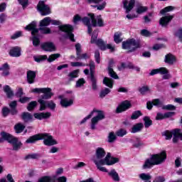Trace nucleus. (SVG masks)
Returning a JSON list of instances; mask_svg holds the SVG:
<instances>
[{"instance_id":"obj_17","label":"nucleus","mask_w":182,"mask_h":182,"mask_svg":"<svg viewBox=\"0 0 182 182\" xmlns=\"http://www.w3.org/2000/svg\"><path fill=\"white\" fill-rule=\"evenodd\" d=\"M41 49L45 52H54L56 50V46L52 42H46L41 44Z\"/></svg>"},{"instance_id":"obj_27","label":"nucleus","mask_w":182,"mask_h":182,"mask_svg":"<svg viewBox=\"0 0 182 182\" xmlns=\"http://www.w3.org/2000/svg\"><path fill=\"white\" fill-rule=\"evenodd\" d=\"M87 16H89L90 21H91V23H90V28H91V31L92 32H93V28H96L97 26V20L96 19V17L95 16V14L93 13H89L87 14Z\"/></svg>"},{"instance_id":"obj_35","label":"nucleus","mask_w":182,"mask_h":182,"mask_svg":"<svg viewBox=\"0 0 182 182\" xmlns=\"http://www.w3.org/2000/svg\"><path fill=\"white\" fill-rule=\"evenodd\" d=\"M14 130L17 134H19L25 130V125L22 124V123H18L14 126Z\"/></svg>"},{"instance_id":"obj_20","label":"nucleus","mask_w":182,"mask_h":182,"mask_svg":"<svg viewBox=\"0 0 182 182\" xmlns=\"http://www.w3.org/2000/svg\"><path fill=\"white\" fill-rule=\"evenodd\" d=\"M36 21H33L25 27V30L31 32V35L38 33V28H36Z\"/></svg>"},{"instance_id":"obj_21","label":"nucleus","mask_w":182,"mask_h":182,"mask_svg":"<svg viewBox=\"0 0 182 182\" xmlns=\"http://www.w3.org/2000/svg\"><path fill=\"white\" fill-rule=\"evenodd\" d=\"M174 18V16H165L160 18L159 20V25L161 26L166 27L168 25V23L171 22Z\"/></svg>"},{"instance_id":"obj_61","label":"nucleus","mask_w":182,"mask_h":182,"mask_svg":"<svg viewBox=\"0 0 182 182\" xmlns=\"http://www.w3.org/2000/svg\"><path fill=\"white\" fill-rule=\"evenodd\" d=\"M18 4L21 5L23 9H25L29 5V0H18Z\"/></svg>"},{"instance_id":"obj_44","label":"nucleus","mask_w":182,"mask_h":182,"mask_svg":"<svg viewBox=\"0 0 182 182\" xmlns=\"http://www.w3.org/2000/svg\"><path fill=\"white\" fill-rule=\"evenodd\" d=\"M162 136H164L166 140H171L173 138V130H166L161 133Z\"/></svg>"},{"instance_id":"obj_22","label":"nucleus","mask_w":182,"mask_h":182,"mask_svg":"<svg viewBox=\"0 0 182 182\" xmlns=\"http://www.w3.org/2000/svg\"><path fill=\"white\" fill-rule=\"evenodd\" d=\"M35 79H36V72L33 70L27 71V82L32 85L35 83Z\"/></svg>"},{"instance_id":"obj_43","label":"nucleus","mask_w":182,"mask_h":182,"mask_svg":"<svg viewBox=\"0 0 182 182\" xmlns=\"http://www.w3.org/2000/svg\"><path fill=\"white\" fill-rule=\"evenodd\" d=\"M174 9H176L175 6H168L165 8H164L163 9H161L160 11V14L161 15H166V14H167V12H171V11H174Z\"/></svg>"},{"instance_id":"obj_26","label":"nucleus","mask_w":182,"mask_h":182,"mask_svg":"<svg viewBox=\"0 0 182 182\" xmlns=\"http://www.w3.org/2000/svg\"><path fill=\"white\" fill-rule=\"evenodd\" d=\"M90 72V80L92 83V90H97V79L95 77V71L91 70Z\"/></svg>"},{"instance_id":"obj_28","label":"nucleus","mask_w":182,"mask_h":182,"mask_svg":"<svg viewBox=\"0 0 182 182\" xmlns=\"http://www.w3.org/2000/svg\"><path fill=\"white\" fill-rule=\"evenodd\" d=\"M95 156L97 159H103L106 156V151L102 147H98L95 151Z\"/></svg>"},{"instance_id":"obj_9","label":"nucleus","mask_w":182,"mask_h":182,"mask_svg":"<svg viewBox=\"0 0 182 182\" xmlns=\"http://www.w3.org/2000/svg\"><path fill=\"white\" fill-rule=\"evenodd\" d=\"M18 106V102L16 101H12L9 103V108L8 107H4L1 109V114L3 117H8L9 116V113L11 116H16L18 114V109H16Z\"/></svg>"},{"instance_id":"obj_29","label":"nucleus","mask_w":182,"mask_h":182,"mask_svg":"<svg viewBox=\"0 0 182 182\" xmlns=\"http://www.w3.org/2000/svg\"><path fill=\"white\" fill-rule=\"evenodd\" d=\"M143 127H144L143 123H136L132 127L131 133H139V132L143 130Z\"/></svg>"},{"instance_id":"obj_51","label":"nucleus","mask_w":182,"mask_h":182,"mask_svg":"<svg viewBox=\"0 0 182 182\" xmlns=\"http://www.w3.org/2000/svg\"><path fill=\"white\" fill-rule=\"evenodd\" d=\"M126 134H127V130L123 128H121L116 132V136L118 137H123L124 136H126Z\"/></svg>"},{"instance_id":"obj_64","label":"nucleus","mask_w":182,"mask_h":182,"mask_svg":"<svg viewBox=\"0 0 182 182\" xmlns=\"http://www.w3.org/2000/svg\"><path fill=\"white\" fill-rule=\"evenodd\" d=\"M37 182H50V176H44L41 178H38Z\"/></svg>"},{"instance_id":"obj_58","label":"nucleus","mask_w":182,"mask_h":182,"mask_svg":"<svg viewBox=\"0 0 182 182\" xmlns=\"http://www.w3.org/2000/svg\"><path fill=\"white\" fill-rule=\"evenodd\" d=\"M47 107L50 110H55L56 109V104L53 102V100L47 101Z\"/></svg>"},{"instance_id":"obj_23","label":"nucleus","mask_w":182,"mask_h":182,"mask_svg":"<svg viewBox=\"0 0 182 182\" xmlns=\"http://www.w3.org/2000/svg\"><path fill=\"white\" fill-rule=\"evenodd\" d=\"M164 62L168 65H174V63L177 62V58L175 57L174 55L171 53H168L165 55Z\"/></svg>"},{"instance_id":"obj_1","label":"nucleus","mask_w":182,"mask_h":182,"mask_svg":"<svg viewBox=\"0 0 182 182\" xmlns=\"http://www.w3.org/2000/svg\"><path fill=\"white\" fill-rule=\"evenodd\" d=\"M39 140H43V143L44 146H48V147L58 144V141L53 139V136L49 133H39L31 136L26 139V144H35Z\"/></svg>"},{"instance_id":"obj_39","label":"nucleus","mask_w":182,"mask_h":182,"mask_svg":"<svg viewBox=\"0 0 182 182\" xmlns=\"http://www.w3.org/2000/svg\"><path fill=\"white\" fill-rule=\"evenodd\" d=\"M79 72H80L79 70H75L70 72L68 74V77H70L69 78V82H72V81H73V79H76V77H79Z\"/></svg>"},{"instance_id":"obj_33","label":"nucleus","mask_w":182,"mask_h":182,"mask_svg":"<svg viewBox=\"0 0 182 182\" xmlns=\"http://www.w3.org/2000/svg\"><path fill=\"white\" fill-rule=\"evenodd\" d=\"M33 36L32 41H33V45L35 46V48H38L39 45H41V39L39 38H42L41 35L36 33L35 35H31Z\"/></svg>"},{"instance_id":"obj_48","label":"nucleus","mask_w":182,"mask_h":182,"mask_svg":"<svg viewBox=\"0 0 182 182\" xmlns=\"http://www.w3.org/2000/svg\"><path fill=\"white\" fill-rule=\"evenodd\" d=\"M122 36V33L121 32H116L114 34V41L115 43H120L123 39L120 38Z\"/></svg>"},{"instance_id":"obj_45","label":"nucleus","mask_w":182,"mask_h":182,"mask_svg":"<svg viewBox=\"0 0 182 182\" xmlns=\"http://www.w3.org/2000/svg\"><path fill=\"white\" fill-rule=\"evenodd\" d=\"M140 116H143V113H141V111L140 110L134 111L131 115V120H137V119H139Z\"/></svg>"},{"instance_id":"obj_54","label":"nucleus","mask_w":182,"mask_h":182,"mask_svg":"<svg viewBox=\"0 0 182 182\" xmlns=\"http://www.w3.org/2000/svg\"><path fill=\"white\" fill-rule=\"evenodd\" d=\"M116 139H117V136H116V134H114V132H111L109 134L108 136V143H113Z\"/></svg>"},{"instance_id":"obj_34","label":"nucleus","mask_w":182,"mask_h":182,"mask_svg":"<svg viewBox=\"0 0 182 182\" xmlns=\"http://www.w3.org/2000/svg\"><path fill=\"white\" fill-rule=\"evenodd\" d=\"M38 102L40 105V108H39L40 112H43V110H46L48 107V101H46L45 99L41 98L38 100Z\"/></svg>"},{"instance_id":"obj_36","label":"nucleus","mask_w":182,"mask_h":182,"mask_svg":"<svg viewBox=\"0 0 182 182\" xmlns=\"http://www.w3.org/2000/svg\"><path fill=\"white\" fill-rule=\"evenodd\" d=\"M49 25H50V17H46L43 18L39 23L40 27H46L49 26Z\"/></svg>"},{"instance_id":"obj_57","label":"nucleus","mask_w":182,"mask_h":182,"mask_svg":"<svg viewBox=\"0 0 182 182\" xmlns=\"http://www.w3.org/2000/svg\"><path fill=\"white\" fill-rule=\"evenodd\" d=\"M108 75L110 77H112V79H119V75H117V73H116L113 69L108 70Z\"/></svg>"},{"instance_id":"obj_30","label":"nucleus","mask_w":182,"mask_h":182,"mask_svg":"<svg viewBox=\"0 0 182 182\" xmlns=\"http://www.w3.org/2000/svg\"><path fill=\"white\" fill-rule=\"evenodd\" d=\"M103 85L109 87V89H113V85L114 84V80L110 77H105L102 81Z\"/></svg>"},{"instance_id":"obj_11","label":"nucleus","mask_w":182,"mask_h":182,"mask_svg":"<svg viewBox=\"0 0 182 182\" xmlns=\"http://www.w3.org/2000/svg\"><path fill=\"white\" fill-rule=\"evenodd\" d=\"M82 22L83 25L87 28V33L92 35V28H90V19L87 16H84L82 18L80 15L75 14L73 17V22L75 25L77 24V22Z\"/></svg>"},{"instance_id":"obj_62","label":"nucleus","mask_w":182,"mask_h":182,"mask_svg":"<svg viewBox=\"0 0 182 182\" xmlns=\"http://www.w3.org/2000/svg\"><path fill=\"white\" fill-rule=\"evenodd\" d=\"M174 36L178 38L180 42H182V28H179L176 32H175Z\"/></svg>"},{"instance_id":"obj_40","label":"nucleus","mask_w":182,"mask_h":182,"mask_svg":"<svg viewBox=\"0 0 182 182\" xmlns=\"http://www.w3.org/2000/svg\"><path fill=\"white\" fill-rule=\"evenodd\" d=\"M139 178H141V180H143V181L144 182H151V175L149 173H142L139 174Z\"/></svg>"},{"instance_id":"obj_49","label":"nucleus","mask_w":182,"mask_h":182,"mask_svg":"<svg viewBox=\"0 0 182 182\" xmlns=\"http://www.w3.org/2000/svg\"><path fill=\"white\" fill-rule=\"evenodd\" d=\"M149 9L147 8V6H139L136 8V14H138V15H141V14H144V12H147V10Z\"/></svg>"},{"instance_id":"obj_7","label":"nucleus","mask_w":182,"mask_h":182,"mask_svg":"<svg viewBox=\"0 0 182 182\" xmlns=\"http://www.w3.org/2000/svg\"><path fill=\"white\" fill-rule=\"evenodd\" d=\"M140 48H141L140 41H137L134 38H129L122 42V49L128 50L129 53L136 52V50L140 49Z\"/></svg>"},{"instance_id":"obj_12","label":"nucleus","mask_w":182,"mask_h":182,"mask_svg":"<svg viewBox=\"0 0 182 182\" xmlns=\"http://www.w3.org/2000/svg\"><path fill=\"white\" fill-rule=\"evenodd\" d=\"M31 92L32 93H43L41 97L44 100L52 99V96H53L52 89L49 87L33 88Z\"/></svg>"},{"instance_id":"obj_41","label":"nucleus","mask_w":182,"mask_h":182,"mask_svg":"<svg viewBox=\"0 0 182 182\" xmlns=\"http://www.w3.org/2000/svg\"><path fill=\"white\" fill-rule=\"evenodd\" d=\"M36 106H38V102L31 101L28 104L26 109L28 112H33L36 108Z\"/></svg>"},{"instance_id":"obj_15","label":"nucleus","mask_w":182,"mask_h":182,"mask_svg":"<svg viewBox=\"0 0 182 182\" xmlns=\"http://www.w3.org/2000/svg\"><path fill=\"white\" fill-rule=\"evenodd\" d=\"M132 102L129 100H124L121 102L116 109L115 113H123V112H126L129 110V109H132Z\"/></svg>"},{"instance_id":"obj_37","label":"nucleus","mask_w":182,"mask_h":182,"mask_svg":"<svg viewBox=\"0 0 182 182\" xmlns=\"http://www.w3.org/2000/svg\"><path fill=\"white\" fill-rule=\"evenodd\" d=\"M4 92L6 94V96L9 99H11L14 96V91L11 89L9 85H5L4 87Z\"/></svg>"},{"instance_id":"obj_46","label":"nucleus","mask_w":182,"mask_h":182,"mask_svg":"<svg viewBox=\"0 0 182 182\" xmlns=\"http://www.w3.org/2000/svg\"><path fill=\"white\" fill-rule=\"evenodd\" d=\"M47 60H48V55H41L37 57L36 56L34 57L35 62H37L38 63H41V62H43Z\"/></svg>"},{"instance_id":"obj_19","label":"nucleus","mask_w":182,"mask_h":182,"mask_svg":"<svg viewBox=\"0 0 182 182\" xmlns=\"http://www.w3.org/2000/svg\"><path fill=\"white\" fill-rule=\"evenodd\" d=\"M124 8L126 9V13L129 14L132 9L134 8V5H136V0H130L127 1V0H124L123 1Z\"/></svg>"},{"instance_id":"obj_24","label":"nucleus","mask_w":182,"mask_h":182,"mask_svg":"<svg viewBox=\"0 0 182 182\" xmlns=\"http://www.w3.org/2000/svg\"><path fill=\"white\" fill-rule=\"evenodd\" d=\"M9 70H11V67L8 63H5L0 67V72H3L1 73L2 76H9Z\"/></svg>"},{"instance_id":"obj_53","label":"nucleus","mask_w":182,"mask_h":182,"mask_svg":"<svg viewBox=\"0 0 182 182\" xmlns=\"http://www.w3.org/2000/svg\"><path fill=\"white\" fill-rule=\"evenodd\" d=\"M97 26L103 28V26H105V21H103V18H102V15L97 16Z\"/></svg>"},{"instance_id":"obj_6","label":"nucleus","mask_w":182,"mask_h":182,"mask_svg":"<svg viewBox=\"0 0 182 182\" xmlns=\"http://www.w3.org/2000/svg\"><path fill=\"white\" fill-rule=\"evenodd\" d=\"M50 116H52L50 112H36L32 115L30 112H23L21 114V119L24 123H29V122H33V117L34 119H37V120H43V119H49Z\"/></svg>"},{"instance_id":"obj_3","label":"nucleus","mask_w":182,"mask_h":182,"mask_svg":"<svg viewBox=\"0 0 182 182\" xmlns=\"http://www.w3.org/2000/svg\"><path fill=\"white\" fill-rule=\"evenodd\" d=\"M119 161H120V159L119 158L112 156V154H110V152L107 154L105 159L102 158L93 160L97 170L102 171V173H108L109 171L106 167L102 166H113V164H116V163H119Z\"/></svg>"},{"instance_id":"obj_60","label":"nucleus","mask_w":182,"mask_h":182,"mask_svg":"<svg viewBox=\"0 0 182 182\" xmlns=\"http://www.w3.org/2000/svg\"><path fill=\"white\" fill-rule=\"evenodd\" d=\"M152 105L156 107H161V106H163V102L160 101V99H154L152 100Z\"/></svg>"},{"instance_id":"obj_42","label":"nucleus","mask_w":182,"mask_h":182,"mask_svg":"<svg viewBox=\"0 0 182 182\" xmlns=\"http://www.w3.org/2000/svg\"><path fill=\"white\" fill-rule=\"evenodd\" d=\"M58 58H60V54L54 53V54L50 55L48 58L47 57V60L48 63H52V62H55V60H56V59H58Z\"/></svg>"},{"instance_id":"obj_59","label":"nucleus","mask_w":182,"mask_h":182,"mask_svg":"<svg viewBox=\"0 0 182 182\" xmlns=\"http://www.w3.org/2000/svg\"><path fill=\"white\" fill-rule=\"evenodd\" d=\"M85 83H86V80H85V78H80L76 82L75 87H82V86H83Z\"/></svg>"},{"instance_id":"obj_50","label":"nucleus","mask_w":182,"mask_h":182,"mask_svg":"<svg viewBox=\"0 0 182 182\" xmlns=\"http://www.w3.org/2000/svg\"><path fill=\"white\" fill-rule=\"evenodd\" d=\"M112 90L110 89L105 87L104 90H102L100 92V97L103 99V97H106L107 95H109Z\"/></svg>"},{"instance_id":"obj_32","label":"nucleus","mask_w":182,"mask_h":182,"mask_svg":"<svg viewBox=\"0 0 182 182\" xmlns=\"http://www.w3.org/2000/svg\"><path fill=\"white\" fill-rule=\"evenodd\" d=\"M60 105L62 107H70V106L73 105V100L71 99L68 100L66 98L62 99L60 102Z\"/></svg>"},{"instance_id":"obj_5","label":"nucleus","mask_w":182,"mask_h":182,"mask_svg":"<svg viewBox=\"0 0 182 182\" xmlns=\"http://www.w3.org/2000/svg\"><path fill=\"white\" fill-rule=\"evenodd\" d=\"M0 136L1 137V139L0 138V143H2L4 140V141H8L10 144L12 145L14 151H18L23 146L22 142L19 141V139H18V137L5 131H2L0 133Z\"/></svg>"},{"instance_id":"obj_10","label":"nucleus","mask_w":182,"mask_h":182,"mask_svg":"<svg viewBox=\"0 0 182 182\" xmlns=\"http://www.w3.org/2000/svg\"><path fill=\"white\" fill-rule=\"evenodd\" d=\"M37 11L40 12L41 16H48L52 14L50 6L46 4V0H40L37 4Z\"/></svg>"},{"instance_id":"obj_2","label":"nucleus","mask_w":182,"mask_h":182,"mask_svg":"<svg viewBox=\"0 0 182 182\" xmlns=\"http://www.w3.org/2000/svg\"><path fill=\"white\" fill-rule=\"evenodd\" d=\"M166 160H167V152L166 151H162L159 154H152L150 158L145 160L142 168L143 170L153 168L154 166L163 164Z\"/></svg>"},{"instance_id":"obj_8","label":"nucleus","mask_w":182,"mask_h":182,"mask_svg":"<svg viewBox=\"0 0 182 182\" xmlns=\"http://www.w3.org/2000/svg\"><path fill=\"white\" fill-rule=\"evenodd\" d=\"M90 43H95L98 46L100 50H106L109 49L110 52H114V46H112V44H106L102 38L97 39V34H92L91 36Z\"/></svg>"},{"instance_id":"obj_63","label":"nucleus","mask_w":182,"mask_h":182,"mask_svg":"<svg viewBox=\"0 0 182 182\" xmlns=\"http://www.w3.org/2000/svg\"><path fill=\"white\" fill-rule=\"evenodd\" d=\"M32 99L31 97H21L19 100L18 102L21 103L22 105H25V103H28Z\"/></svg>"},{"instance_id":"obj_13","label":"nucleus","mask_w":182,"mask_h":182,"mask_svg":"<svg viewBox=\"0 0 182 182\" xmlns=\"http://www.w3.org/2000/svg\"><path fill=\"white\" fill-rule=\"evenodd\" d=\"M163 75V79L164 80H167V79H170V73L168 72V70L165 68V67H161L159 68H156V69H153L149 75L150 76H154V75Z\"/></svg>"},{"instance_id":"obj_56","label":"nucleus","mask_w":182,"mask_h":182,"mask_svg":"<svg viewBox=\"0 0 182 182\" xmlns=\"http://www.w3.org/2000/svg\"><path fill=\"white\" fill-rule=\"evenodd\" d=\"M176 106L171 105V104H168L167 105H163L162 106V109L163 110H169V111H172V110H176Z\"/></svg>"},{"instance_id":"obj_25","label":"nucleus","mask_w":182,"mask_h":182,"mask_svg":"<svg viewBox=\"0 0 182 182\" xmlns=\"http://www.w3.org/2000/svg\"><path fill=\"white\" fill-rule=\"evenodd\" d=\"M52 33V30L49 28V27H40L38 28V35L42 38L43 35H49Z\"/></svg>"},{"instance_id":"obj_14","label":"nucleus","mask_w":182,"mask_h":182,"mask_svg":"<svg viewBox=\"0 0 182 182\" xmlns=\"http://www.w3.org/2000/svg\"><path fill=\"white\" fill-rule=\"evenodd\" d=\"M76 60H87L90 58V55L87 53L82 54V46L77 43L75 44Z\"/></svg>"},{"instance_id":"obj_47","label":"nucleus","mask_w":182,"mask_h":182,"mask_svg":"<svg viewBox=\"0 0 182 182\" xmlns=\"http://www.w3.org/2000/svg\"><path fill=\"white\" fill-rule=\"evenodd\" d=\"M91 113H98L97 116H95L97 118H98L100 120H103V119L105 118V114L103 113V111L93 109Z\"/></svg>"},{"instance_id":"obj_31","label":"nucleus","mask_w":182,"mask_h":182,"mask_svg":"<svg viewBox=\"0 0 182 182\" xmlns=\"http://www.w3.org/2000/svg\"><path fill=\"white\" fill-rule=\"evenodd\" d=\"M108 176L111 177L114 181H120V176H119V173L116 171V169H112L108 172Z\"/></svg>"},{"instance_id":"obj_55","label":"nucleus","mask_w":182,"mask_h":182,"mask_svg":"<svg viewBox=\"0 0 182 182\" xmlns=\"http://www.w3.org/2000/svg\"><path fill=\"white\" fill-rule=\"evenodd\" d=\"M141 36H145V38H150L153 35V33L149 31V30L142 29L141 31Z\"/></svg>"},{"instance_id":"obj_38","label":"nucleus","mask_w":182,"mask_h":182,"mask_svg":"<svg viewBox=\"0 0 182 182\" xmlns=\"http://www.w3.org/2000/svg\"><path fill=\"white\" fill-rule=\"evenodd\" d=\"M143 121L144 122L145 129H149L150 126H153V120L150 119V117L149 116L144 117Z\"/></svg>"},{"instance_id":"obj_18","label":"nucleus","mask_w":182,"mask_h":182,"mask_svg":"<svg viewBox=\"0 0 182 182\" xmlns=\"http://www.w3.org/2000/svg\"><path fill=\"white\" fill-rule=\"evenodd\" d=\"M176 114L175 112H167L164 114L158 112L156 116V120H164V119H169V117H173Z\"/></svg>"},{"instance_id":"obj_52","label":"nucleus","mask_w":182,"mask_h":182,"mask_svg":"<svg viewBox=\"0 0 182 182\" xmlns=\"http://www.w3.org/2000/svg\"><path fill=\"white\" fill-rule=\"evenodd\" d=\"M107 3L103 1L101 4L99 5H91L92 8H97V11H103L106 8Z\"/></svg>"},{"instance_id":"obj_16","label":"nucleus","mask_w":182,"mask_h":182,"mask_svg":"<svg viewBox=\"0 0 182 182\" xmlns=\"http://www.w3.org/2000/svg\"><path fill=\"white\" fill-rule=\"evenodd\" d=\"M22 48L19 46H15L10 49L9 52V56L11 58H19L22 55Z\"/></svg>"},{"instance_id":"obj_4","label":"nucleus","mask_w":182,"mask_h":182,"mask_svg":"<svg viewBox=\"0 0 182 182\" xmlns=\"http://www.w3.org/2000/svg\"><path fill=\"white\" fill-rule=\"evenodd\" d=\"M55 25V26H58L59 31L61 32H65V35H64V38L65 39H70L71 42H76L75 39V34H73V31L75 28L73 26L70 24H65L62 25V22L59 20H53L50 18V24Z\"/></svg>"}]
</instances>
